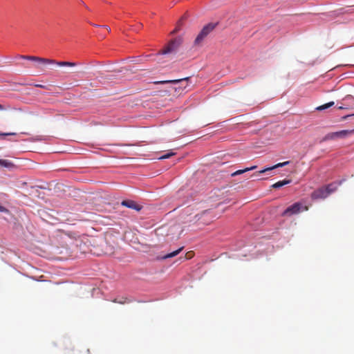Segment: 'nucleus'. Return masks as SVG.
Instances as JSON below:
<instances>
[{
  "label": "nucleus",
  "mask_w": 354,
  "mask_h": 354,
  "mask_svg": "<svg viewBox=\"0 0 354 354\" xmlns=\"http://www.w3.org/2000/svg\"><path fill=\"white\" fill-rule=\"evenodd\" d=\"M182 80H165V81H158L155 82L154 84H171V83H177L180 82Z\"/></svg>",
  "instance_id": "16"
},
{
  "label": "nucleus",
  "mask_w": 354,
  "mask_h": 354,
  "mask_svg": "<svg viewBox=\"0 0 354 354\" xmlns=\"http://www.w3.org/2000/svg\"><path fill=\"white\" fill-rule=\"evenodd\" d=\"M20 58L23 59H27L30 61H35L38 63L36 66L37 68H40V65L41 64H57L59 66H76V63L70 62H57L54 59H46L36 56H28V55H21Z\"/></svg>",
  "instance_id": "1"
},
{
  "label": "nucleus",
  "mask_w": 354,
  "mask_h": 354,
  "mask_svg": "<svg viewBox=\"0 0 354 354\" xmlns=\"http://www.w3.org/2000/svg\"><path fill=\"white\" fill-rule=\"evenodd\" d=\"M36 86L40 87V88H44V86L41 85V84H37Z\"/></svg>",
  "instance_id": "24"
},
{
  "label": "nucleus",
  "mask_w": 354,
  "mask_h": 354,
  "mask_svg": "<svg viewBox=\"0 0 354 354\" xmlns=\"http://www.w3.org/2000/svg\"><path fill=\"white\" fill-rule=\"evenodd\" d=\"M193 256H194V252L192 251H189L186 253L185 258L186 259H190L193 257Z\"/></svg>",
  "instance_id": "19"
},
{
  "label": "nucleus",
  "mask_w": 354,
  "mask_h": 354,
  "mask_svg": "<svg viewBox=\"0 0 354 354\" xmlns=\"http://www.w3.org/2000/svg\"><path fill=\"white\" fill-rule=\"evenodd\" d=\"M337 133L336 132L329 133L325 136V137L323 138L324 141L328 140H335L337 139Z\"/></svg>",
  "instance_id": "15"
},
{
  "label": "nucleus",
  "mask_w": 354,
  "mask_h": 354,
  "mask_svg": "<svg viewBox=\"0 0 354 354\" xmlns=\"http://www.w3.org/2000/svg\"><path fill=\"white\" fill-rule=\"evenodd\" d=\"M282 164L283 165V167L286 166V165H288L290 164V161H286V162H282Z\"/></svg>",
  "instance_id": "22"
},
{
  "label": "nucleus",
  "mask_w": 354,
  "mask_h": 354,
  "mask_svg": "<svg viewBox=\"0 0 354 354\" xmlns=\"http://www.w3.org/2000/svg\"><path fill=\"white\" fill-rule=\"evenodd\" d=\"M334 102H328L325 104H323V105H321V106H319L316 108V110L317 111H323V110H325L328 108H330L331 106H333L334 105Z\"/></svg>",
  "instance_id": "13"
},
{
  "label": "nucleus",
  "mask_w": 354,
  "mask_h": 354,
  "mask_svg": "<svg viewBox=\"0 0 354 354\" xmlns=\"http://www.w3.org/2000/svg\"><path fill=\"white\" fill-rule=\"evenodd\" d=\"M325 189L328 192V196L334 192L337 189V185L335 184L331 183L324 187Z\"/></svg>",
  "instance_id": "14"
},
{
  "label": "nucleus",
  "mask_w": 354,
  "mask_h": 354,
  "mask_svg": "<svg viewBox=\"0 0 354 354\" xmlns=\"http://www.w3.org/2000/svg\"><path fill=\"white\" fill-rule=\"evenodd\" d=\"M328 196V192L324 187H320L314 191L311 194L313 199H324Z\"/></svg>",
  "instance_id": "5"
},
{
  "label": "nucleus",
  "mask_w": 354,
  "mask_h": 354,
  "mask_svg": "<svg viewBox=\"0 0 354 354\" xmlns=\"http://www.w3.org/2000/svg\"><path fill=\"white\" fill-rule=\"evenodd\" d=\"M338 109H344V108L343 106H339V107H338Z\"/></svg>",
  "instance_id": "26"
},
{
  "label": "nucleus",
  "mask_w": 354,
  "mask_h": 354,
  "mask_svg": "<svg viewBox=\"0 0 354 354\" xmlns=\"http://www.w3.org/2000/svg\"><path fill=\"white\" fill-rule=\"evenodd\" d=\"M282 167H283V165L282 164V162H279V163H277V164L274 165L272 167L265 168V169H262V170H261V171H258L257 173H254L253 174V176H257L258 174H263V173H265L266 171H271V170H272L274 169H277V168Z\"/></svg>",
  "instance_id": "8"
},
{
  "label": "nucleus",
  "mask_w": 354,
  "mask_h": 354,
  "mask_svg": "<svg viewBox=\"0 0 354 354\" xmlns=\"http://www.w3.org/2000/svg\"><path fill=\"white\" fill-rule=\"evenodd\" d=\"M183 39L180 37L171 40L166 47L161 50V54H167L175 51L182 44Z\"/></svg>",
  "instance_id": "3"
},
{
  "label": "nucleus",
  "mask_w": 354,
  "mask_h": 354,
  "mask_svg": "<svg viewBox=\"0 0 354 354\" xmlns=\"http://www.w3.org/2000/svg\"><path fill=\"white\" fill-rule=\"evenodd\" d=\"M109 32L111 31V28L109 26H104Z\"/></svg>",
  "instance_id": "23"
},
{
  "label": "nucleus",
  "mask_w": 354,
  "mask_h": 354,
  "mask_svg": "<svg viewBox=\"0 0 354 354\" xmlns=\"http://www.w3.org/2000/svg\"><path fill=\"white\" fill-rule=\"evenodd\" d=\"M290 183H291L290 180L284 179L283 180L278 181V182L275 183L274 184H273L272 185V187H273L274 189H278V188H280V187H283L284 185L290 184Z\"/></svg>",
  "instance_id": "10"
},
{
  "label": "nucleus",
  "mask_w": 354,
  "mask_h": 354,
  "mask_svg": "<svg viewBox=\"0 0 354 354\" xmlns=\"http://www.w3.org/2000/svg\"><path fill=\"white\" fill-rule=\"evenodd\" d=\"M302 205L299 203H295L286 209L283 213V216H292L298 214L302 209Z\"/></svg>",
  "instance_id": "4"
},
{
  "label": "nucleus",
  "mask_w": 354,
  "mask_h": 354,
  "mask_svg": "<svg viewBox=\"0 0 354 354\" xmlns=\"http://www.w3.org/2000/svg\"><path fill=\"white\" fill-rule=\"evenodd\" d=\"M128 301H128V299H127V298H122V299H120V300H118L117 299H115L113 300V302H115V303H118V304H126V303H127Z\"/></svg>",
  "instance_id": "17"
},
{
  "label": "nucleus",
  "mask_w": 354,
  "mask_h": 354,
  "mask_svg": "<svg viewBox=\"0 0 354 354\" xmlns=\"http://www.w3.org/2000/svg\"><path fill=\"white\" fill-rule=\"evenodd\" d=\"M216 25L217 24L209 23L205 26L196 37L194 41V46H201L205 39L211 32L213 31V30L216 28Z\"/></svg>",
  "instance_id": "2"
},
{
  "label": "nucleus",
  "mask_w": 354,
  "mask_h": 354,
  "mask_svg": "<svg viewBox=\"0 0 354 354\" xmlns=\"http://www.w3.org/2000/svg\"><path fill=\"white\" fill-rule=\"evenodd\" d=\"M122 205L125 206L128 208L135 209L136 211H140L141 209V206L137 204L134 201L131 200H126L122 202Z\"/></svg>",
  "instance_id": "6"
},
{
  "label": "nucleus",
  "mask_w": 354,
  "mask_h": 354,
  "mask_svg": "<svg viewBox=\"0 0 354 354\" xmlns=\"http://www.w3.org/2000/svg\"><path fill=\"white\" fill-rule=\"evenodd\" d=\"M183 247H181V248H178V250L163 256L161 259H166L174 257L176 255H178L183 250Z\"/></svg>",
  "instance_id": "12"
},
{
  "label": "nucleus",
  "mask_w": 354,
  "mask_h": 354,
  "mask_svg": "<svg viewBox=\"0 0 354 354\" xmlns=\"http://www.w3.org/2000/svg\"><path fill=\"white\" fill-rule=\"evenodd\" d=\"M175 153H173V152H171V153H167L163 156H162L161 157L159 158V159H167V158H169L170 157H171L172 156H174Z\"/></svg>",
  "instance_id": "18"
},
{
  "label": "nucleus",
  "mask_w": 354,
  "mask_h": 354,
  "mask_svg": "<svg viewBox=\"0 0 354 354\" xmlns=\"http://www.w3.org/2000/svg\"><path fill=\"white\" fill-rule=\"evenodd\" d=\"M10 135H15V133H0L1 136H10Z\"/></svg>",
  "instance_id": "20"
},
{
  "label": "nucleus",
  "mask_w": 354,
  "mask_h": 354,
  "mask_svg": "<svg viewBox=\"0 0 354 354\" xmlns=\"http://www.w3.org/2000/svg\"><path fill=\"white\" fill-rule=\"evenodd\" d=\"M304 210H307V207H305L304 208Z\"/></svg>",
  "instance_id": "27"
},
{
  "label": "nucleus",
  "mask_w": 354,
  "mask_h": 354,
  "mask_svg": "<svg viewBox=\"0 0 354 354\" xmlns=\"http://www.w3.org/2000/svg\"><path fill=\"white\" fill-rule=\"evenodd\" d=\"M4 107L3 105L0 104V110H3Z\"/></svg>",
  "instance_id": "25"
},
{
  "label": "nucleus",
  "mask_w": 354,
  "mask_h": 354,
  "mask_svg": "<svg viewBox=\"0 0 354 354\" xmlns=\"http://www.w3.org/2000/svg\"><path fill=\"white\" fill-rule=\"evenodd\" d=\"M0 166L6 167V168H9V169H12L15 167V165L11 161H10L8 160H3V159L0 160Z\"/></svg>",
  "instance_id": "11"
},
{
  "label": "nucleus",
  "mask_w": 354,
  "mask_h": 354,
  "mask_svg": "<svg viewBox=\"0 0 354 354\" xmlns=\"http://www.w3.org/2000/svg\"><path fill=\"white\" fill-rule=\"evenodd\" d=\"M6 210V209L0 204V212H5Z\"/></svg>",
  "instance_id": "21"
},
{
  "label": "nucleus",
  "mask_w": 354,
  "mask_h": 354,
  "mask_svg": "<svg viewBox=\"0 0 354 354\" xmlns=\"http://www.w3.org/2000/svg\"><path fill=\"white\" fill-rule=\"evenodd\" d=\"M354 133V129L353 130H342L339 131H337V138H342L347 137L348 136H350Z\"/></svg>",
  "instance_id": "7"
},
{
  "label": "nucleus",
  "mask_w": 354,
  "mask_h": 354,
  "mask_svg": "<svg viewBox=\"0 0 354 354\" xmlns=\"http://www.w3.org/2000/svg\"><path fill=\"white\" fill-rule=\"evenodd\" d=\"M257 167V166L254 165V166L250 167H246V168H245L243 169H239V170H237V171H234V173H232L231 174V176H237V175H241V174H243L245 172H247V171L255 169Z\"/></svg>",
  "instance_id": "9"
}]
</instances>
